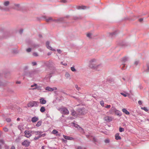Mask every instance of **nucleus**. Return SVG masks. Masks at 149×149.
I'll list each match as a JSON object with an SVG mask.
<instances>
[{
    "instance_id": "1",
    "label": "nucleus",
    "mask_w": 149,
    "mask_h": 149,
    "mask_svg": "<svg viewBox=\"0 0 149 149\" xmlns=\"http://www.w3.org/2000/svg\"><path fill=\"white\" fill-rule=\"evenodd\" d=\"M101 65L98 64L97 61L96 60L93 59L90 61L89 67L94 70H97V68L100 66Z\"/></svg>"
},
{
    "instance_id": "2",
    "label": "nucleus",
    "mask_w": 149,
    "mask_h": 149,
    "mask_svg": "<svg viewBox=\"0 0 149 149\" xmlns=\"http://www.w3.org/2000/svg\"><path fill=\"white\" fill-rule=\"evenodd\" d=\"M58 110L61 113L68 115L69 114V111L68 109L65 107H61L59 108Z\"/></svg>"
},
{
    "instance_id": "3",
    "label": "nucleus",
    "mask_w": 149,
    "mask_h": 149,
    "mask_svg": "<svg viewBox=\"0 0 149 149\" xmlns=\"http://www.w3.org/2000/svg\"><path fill=\"white\" fill-rule=\"evenodd\" d=\"M38 102L37 101H32L30 102L27 104V106L30 107H36L38 106Z\"/></svg>"
},
{
    "instance_id": "4",
    "label": "nucleus",
    "mask_w": 149,
    "mask_h": 149,
    "mask_svg": "<svg viewBox=\"0 0 149 149\" xmlns=\"http://www.w3.org/2000/svg\"><path fill=\"white\" fill-rule=\"evenodd\" d=\"M32 131L31 130H25L24 132V136L27 138H29L31 136Z\"/></svg>"
},
{
    "instance_id": "5",
    "label": "nucleus",
    "mask_w": 149,
    "mask_h": 149,
    "mask_svg": "<svg viewBox=\"0 0 149 149\" xmlns=\"http://www.w3.org/2000/svg\"><path fill=\"white\" fill-rule=\"evenodd\" d=\"M104 119L105 121L110 122L112 120L113 118L111 116H106L104 118Z\"/></svg>"
},
{
    "instance_id": "6",
    "label": "nucleus",
    "mask_w": 149,
    "mask_h": 149,
    "mask_svg": "<svg viewBox=\"0 0 149 149\" xmlns=\"http://www.w3.org/2000/svg\"><path fill=\"white\" fill-rule=\"evenodd\" d=\"M30 144V142L27 140H25L22 143L23 146L25 147H28L29 146Z\"/></svg>"
},
{
    "instance_id": "7",
    "label": "nucleus",
    "mask_w": 149,
    "mask_h": 149,
    "mask_svg": "<svg viewBox=\"0 0 149 149\" xmlns=\"http://www.w3.org/2000/svg\"><path fill=\"white\" fill-rule=\"evenodd\" d=\"M49 42H47L46 43V46L47 47V48L48 49H49L53 51H56L55 49H53L52 47H51L49 46Z\"/></svg>"
},
{
    "instance_id": "8",
    "label": "nucleus",
    "mask_w": 149,
    "mask_h": 149,
    "mask_svg": "<svg viewBox=\"0 0 149 149\" xmlns=\"http://www.w3.org/2000/svg\"><path fill=\"white\" fill-rule=\"evenodd\" d=\"M39 100L40 103L41 104H45L46 103V101L43 97L40 98Z\"/></svg>"
},
{
    "instance_id": "9",
    "label": "nucleus",
    "mask_w": 149,
    "mask_h": 149,
    "mask_svg": "<svg viewBox=\"0 0 149 149\" xmlns=\"http://www.w3.org/2000/svg\"><path fill=\"white\" fill-rule=\"evenodd\" d=\"M38 119V117L35 116L32 118L31 120L33 123H35L37 121Z\"/></svg>"
},
{
    "instance_id": "10",
    "label": "nucleus",
    "mask_w": 149,
    "mask_h": 149,
    "mask_svg": "<svg viewBox=\"0 0 149 149\" xmlns=\"http://www.w3.org/2000/svg\"><path fill=\"white\" fill-rule=\"evenodd\" d=\"M115 110H116V109L114 107H112L109 111V113L111 114H112Z\"/></svg>"
},
{
    "instance_id": "11",
    "label": "nucleus",
    "mask_w": 149,
    "mask_h": 149,
    "mask_svg": "<svg viewBox=\"0 0 149 149\" xmlns=\"http://www.w3.org/2000/svg\"><path fill=\"white\" fill-rule=\"evenodd\" d=\"M122 111L123 112L125 113L126 114L129 115L130 114V112L128 111L127 110L125 109H123Z\"/></svg>"
},
{
    "instance_id": "12",
    "label": "nucleus",
    "mask_w": 149,
    "mask_h": 149,
    "mask_svg": "<svg viewBox=\"0 0 149 149\" xmlns=\"http://www.w3.org/2000/svg\"><path fill=\"white\" fill-rule=\"evenodd\" d=\"M46 21L47 22H50L54 21V20L51 17H49L46 19Z\"/></svg>"
},
{
    "instance_id": "13",
    "label": "nucleus",
    "mask_w": 149,
    "mask_h": 149,
    "mask_svg": "<svg viewBox=\"0 0 149 149\" xmlns=\"http://www.w3.org/2000/svg\"><path fill=\"white\" fill-rule=\"evenodd\" d=\"M63 137L66 139L67 140H71L73 139V138L72 137H70L68 136H65V135H63Z\"/></svg>"
},
{
    "instance_id": "14",
    "label": "nucleus",
    "mask_w": 149,
    "mask_h": 149,
    "mask_svg": "<svg viewBox=\"0 0 149 149\" xmlns=\"http://www.w3.org/2000/svg\"><path fill=\"white\" fill-rule=\"evenodd\" d=\"M73 125L75 127L79 129V128H80L82 130H83V129H82V128L80 127L79 125H78L77 124H76L75 123H73Z\"/></svg>"
},
{
    "instance_id": "15",
    "label": "nucleus",
    "mask_w": 149,
    "mask_h": 149,
    "mask_svg": "<svg viewBox=\"0 0 149 149\" xmlns=\"http://www.w3.org/2000/svg\"><path fill=\"white\" fill-rule=\"evenodd\" d=\"M45 90L50 91H53V89H52V88H51L49 86L45 88Z\"/></svg>"
},
{
    "instance_id": "16",
    "label": "nucleus",
    "mask_w": 149,
    "mask_h": 149,
    "mask_svg": "<svg viewBox=\"0 0 149 149\" xmlns=\"http://www.w3.org/2000/svg\"><path fill=\"white\" fill-rule=\"evenodd\" d=\"M115 139L116 140L120 139L121 138L118 134H117L115 135Z\"/></svg>"
},
{
    "instance_id": "17",
    "label": "nucleus",
    "mask_w": 149,
    "mask_h": 149,
    "mask_svg": "<svg viewBox=\"0 0 149 149\" xmlns=\"http://www.w3.org/2000/svg\"><path fill=\"white\" fill-rule=\"evenodd\" d=\"M37 84H33V85H31V87H33L34 86H35L36 87H35V88H31L30 89L32 90H35V89H37V88H36V86H37Z\"/></svg>"
},
{
    "instance_id": "18",
    "label": "nucleus",
    "mask_w": 149,
    "mask_h": 149,
    "mask_svg": "<svg viewBox=\"0 0 149 149\" xmlns=\"http://www.w3.org/2000/svg\"><path fill=\"white\" fill-rule=\"evenodd\" d=\"M42 123V121L41 120H40L37 123L36 125V126L37 127H39L41 125Z\"/></svg>"
},
{
    "instance_id": "19",
    "label": "nucleus",
    "mask_w": 149,
    "mask_h": 149,
    "mask_svg": "<svg viewBox=\"0 0 149 149\" xmlns=\"http://www.w3.org/2000/svg\"><path fill=\"white\" fill-rule=\"evenodd\" d=\"M45 108L44 107H41L40 109V111L41 112H42V113L44 112L45 111Z\"/></svg>"
},
{
    "instance_id": "20",
    "label": "nucleus",
    "mask_w": 149,
    "mask_h": 149,
    "mask_svg": "<svg viewBox=\"0 0 149 149\" xmlns=\"http://www.w3.org/2000/svg\"><path fill=\"white\" fill-rule=\"evenodd\" d=\"M72 115L74 116H76L77 115L76 113L74 110L71 111Z\"/></svg>"
},
{
    "instance_id": "21",
    "label": "nucleus",
    "mask_w": 149,
    "mask_h": 149,
    "mask_svg": "<svg viewBox=\"0 0 149 149\" xmlns=\"http://www.w3.org/2000/svg\"><path fill=\"white\" fill-rule=\"evenodd\" d=\"M65 77L67 79L69 78L70 77V75L68 73H66L65 74Z\"/></svg>"
},
{
    "instance_id": "22",
    "label": "nucleus",
    "mask_w": 149,
    "mask_h": 149,
    "mask_svg": "<svg viewBox=\"0 0 149 149\" xmlns=\"http://www.w3.org/2000/svg\"><path fill=\"white\" fill-rule=\"evenodd\" d=\"M9 4V2L7 1L4 2L3 4L5 6H8Z\"/></svg>"
},
{
    "instance_id": "23",
    "label": "nucleus",
    "mask_w": 149,
    "mask_h": 149,
    "mask_svg": "<svg viewBox=\"0 0 149 149\" xmlns=\"http://www.w3.org/2000/svg\"><path fill=\"white\" fill-rule=\"evenodd\" d=\"M116 114L117 115H120V112L119 111L116 110H116L115 111Z\"/></svg>"
},
{
    "instance_id": "24",
    "label": "nucleus",
    "mask_w": 149,
    "mask_h": 149,
    "mask_svg": "<svg viewBox=\"0 0 149 149\" xmlns=\"http://www.w3.org/2000/svg\"><path fill=\"white\" fill-rule=\"evenodd\" d=\"M100 105L103 107L104 106V103L103 101H101L100 102Z\"/></svg>"
},
{
    "instance_id": "25",
    "label": "nucleus",
    "mask_w": 149,
    "mask_h": 149,
    "mask_svg": "<svg viewBox=\"0 0 149 149\" xmlns=\"http://www.w3.org/2000/svg\"><path fill=\"white\" fill-rule=\"evenodd\" d=\"M124 130H125L124 128L122 127H120L119 129V131L120 132H124Z\"/></svg>"
},
{
    "instance_id": "26",
    "label": "nucleus",
    "mask_w": 149,
    "mask_h": 149,
    "mask_svg": "<svg viewBox=\"0 0 149 149\" xmlns=\"http://www.w3.org/2000/svg\"><path fill=\"white\" fill-rule=\"evenodd\" d=\"M35 133H36V134L37 135H40L41 134V132L39 131L35 132Z\"/></svg>"
},
{
    "instance_id": "27",
    "label": "nucleus",
    "mask_w": 149,
    "mask_h": 149,
    "mask_svg": "<svg viewBox=\"0 0 149 149\" xmlns=\"http://www.w3.org/2000/svg\"><path fill=\"white\" fill-rule=\"evenodd\" d=\"M58 133V132L57 130H54L52 131V133L53 134H55L57 133Z\"/></svg>"
},
{
    "instance_id": "28",
    "label": "nucleus",
    "mask_w": 149,
    "mask_h": 149,
    "mask_svg": "<svg viewBox=\"0 0 149 149\" xmlns=\"http://www.w3.org/2000/svg\"><path fill=\"white\" fill-rule=\"evenodd\" d=\"M111 107V106L110 105H106V106H105V108L107 109H109Z\"/></svg>"
},
{
    "instance_id": "29",
    "label": "nucleus",
    "mask_w": 149,
    "mask_h": 149,
    "mask_svg": "<svg viewBox=\"0 0 149 149\" xmlns=\"http://www.w3.org/2000/svg\"><path fill=\"white\" fill-rule=\"evenodd\" d=\"M91 35L92 34L91 33H88L86 34L87 36L89 38H91Z\"/></svg>"
},
{
    "instance_id": "30",
    "label": "nucleus",
    "mask_w": 149,
    "mask_h": 149,
    "mask_svg": "<svg viewBox=\"0 0 149 149\" xmlns=\"http://www.w3.org/2000/svg\"><path fill=\"white\" fill-rule=\"evenodd\" d=\"M71 70L73 72H75L76 71V69L74 67H71Z\"/></svg>"
},
{
    "instance_id": "31",
    "label": "nucleus",
    "mask_w": 149,
    "mask_h": 149,
    "mask_svg": "<svg viewBox=\"0 0 149 149\" xmlns=\"http://www.w3.org/2000/svg\"><path fill=\"white\" fill-rule=\"evenodd\" d=\"M141 109H142L144 110H145V111H146V112L148 111V110L147 109V108L146 107H141Z\"/></svg>"
},
{
    "instance_id": "32",
    "label": "nucleus",
    "mask_w": 149,
    "mask_h": 149,
    "mask_svg": "<svg viewBox=\"0 0 149 149\" xmlns=\"http://www.w3.org/2000/svg\"><path fill=\"white\" fill-rule=\"evenodd\" d=\"M75 87L77 89V90L78 91L80 89V88L78 87V86L77 85H75Z\"/></svg>"
},
{
    "instance_id": "33",
    "label": "nucleus",
    "mask_w": 149,
    "mask_h": 149,
    "mask_svg": "<svg viewBox=\"0 0 149 149\" xmlns=\"http://www.w3.org/2000/svg\"><path fill=\"white\" fill-rule=\"evenodd\" d=\"M3 129L4 131L5 132H7L8 130V128H6V127H4V128Z\"/></svg>"
},
{
    "instance_id": "34",
    "label": "nucleus",
    "mask_w": 149,
    "mask_h": 149,
    "mask_svg": "<svg viewBox=\"0 0 149 149\" xmlns=\"http://www.w3.org/2000/svg\"><path fill=\"white\" fill-rule=\"evenodd\" d=\"M26 51L28 52H30L31 51V48H28L26 49Z\"/></svg>"
},
{
    "instance_id": "35",
    "label": "nucleus",
    "mask_w": 149,
    "mask_h": 149,
    "mask_svg": "<svg viewBox=\"0 0 149 149\" xmlns=\"http://www.w3.org/2000/svg\"><path fill=\"white\" fill-rule=\"evenodd\" d=\"M104 141L106 143H108L109 142V140L108 139H105Z\"/></svg>"
},
{
    "instance_id": "36",
    "label": "nucleus",
    "mask_w": 149,
    "mask_h": 149,
    "mask_svg": "<svg viewBox=\"0 0 149 149\" xmlns=\"http://www.w3.org/2000/svg\"><path fill=\"white\" fill-rule=\"evenodd\" d=\"M127 58L126 57H124L123 58V61L124 62H125L127 60Z\"/></svg>"
},
{
    "instance_id": "37",
    "label": "nucleus",
    "mask_w": 149,
    "mask_h": 149,
    "mask_svg": "<svg viewBox=\"0 0 149 149\" xmlns=\"http://www.w3.org/2000/svg\"><path fill=\"white\" fill-rule=\"evenodd\" d=\"M86 8V7L83 6H81L79 8L84 9H85Z\"/></svg>"
},
{
    "instance_id": "38",
    "label": "nucleus",
    "mask_w": 149,
    "mask_h": 149,
    "mask_svg": "<svg viewBox=\"0 0 149 149\" xmlns=\"http://www.w3.org/2000/svg\"><path fill=\"white\" fill-rule=\"evenodd\" d=\"M41 86H36L37 89L38 90H41Z\"/></svg>"
},
{
    "instance_id": "39",
    "label": "nucleus",
    "mask_w": 149,
    "mask_h": 149,
    "mask_svg": "<svg viewBox=\"0 0 149 149\" xmlns=\"http://www.w3.org/2000/svg\"><path fill=\"white\" fill-rule=\"evenodd\" d=\"M6 120L8 122H9L11 121V119L10 118H8L6 119Z\"/></svg>"
},
{
    "instance_id": "40",
    "label": "nucleus",
    "mask_w": 149,
    "mask_h": 149,
    "mask_svg": "<svg viewBox=\"0 0 149 149\" xmlns=\"http://www.w3.org/2000/svg\"><path fill=\"white\" fill-rule=\"evenodd\" d=\"M139 63V61H135L134 63V64L135 65H137Z\"/></svg>"
},
{
    "instance_id": "41",
    "label": "nucleus",
    "mask_w": 149,
    "mask_h": 149,
    "mask_svg": "<svg viewBox=\"0 0 149 149\" xmlns=\"http://www.w3.org/2000/svg\"><path fill=\"white\" fill-rule=\"evenodd\" d=\"M33 56H38V55L37 53H35V52L33 53Z\"/></svg>"
},
{
    "instance_id": "42",
    "label": "nucleus",
    "mask_w": 149,
    "mask_h": 149,
    "mask_svg": "<svg viewBox=\"0 0 149 149\" xmlns=\"http://www.w3.org/2000/svg\"><path fill=\"white\" fill-rule=\"evenodd\" d=\"M61 2L63 3H65L67 2V1L66 0H61Z\"/></svg>"
},
{
    "instance_id": "43",
    "label": "nucleus",
    "mask_w": 149,
    "mask_h": 149,
    "mask_svg": "<svg viewBox=\"0 0 149 149\" xmlns=\"http://www.w3.org/2000/svg\"><path fill=\"white\" fill-rule=\"evenodd\" d=\"M41 136H38V137H35L34 138V139L35 140H36L38 139Z\"/></svg>"
},
{
    "instance_id": "44",
    "label": "nucleus",
    "mask_w": 149,
    "mask_h": 149,
    "mask_svg": "<svg viewBox=\"0 0 149 149\" xmlns=\"http://www.w3.org/2000/svg\"><path fill=\"white\" fill-rule=\"evenodd\" d=\"M121 94L124 97H126L127 96V95L126 94H124L123 93H121Z\"/></svg>"
},
{
    "instance_id": "45",
    "label": "nucleus",
    "mask_w": 149,
    "mask_h": 149,
    "mask_svg": "<svg viewBox=\"0 0 149 149\" xmlns=\"http://www.w3.org/2000/svg\"><path fill=\"white\" fill-rule=\"evenodd\" d=\"M33 65H36V62H33L32 63Z\"/></svg>"
},
{
    "instance_id": "46",
    "label": "nucleus",
    "mask_w": 149,
    "mask_h": 149,
    "mask_svg": "<svg viewBox=\"0 0 149 149\" xmlns=\"http://www.w3.org/2000/svg\"><path fill=\"white\" fill-rule=\"evenodd\" d=\"M138 103L139 105H141L142 104V102L141 101L139 100L138 101Z\"/></svg>"
},
{
    "instance_id": "47",
    "label": "nucleus",
    "mask_w": 149,
    "mask_h": 149,
    "mask_svg": "<svg viewBox=\"0 0 149 149\" xmlns=\"http://www.w3.org/2000/svg\"><path fill=\"white\" fill-rule=\"evenodd\" d=\"M57 51L59 53H60L61 52V51L60 49H57Z\"/></svg>"
},
{
    "instance_id": "48",
    "label": "nucleus",
    "mask_w": 149,
    "mask_h": 149,
    "mask_svg": "<svg viewBox=\"0 0 149 149\" xmlns=\"http://www.w3.org/2000/svg\"><path fill=\"white\" fill-rule=\"evenodd\" d=\"M61 63L62 64V65H64L65 66H67V64H66V63H63L62 62H61Z\"/></svg>"
},
{
    "instance_id": "49",
    "label": "nucleus",
    "mask_w": 149,
    "mask_h": 149,
    "mask_svg": "<svg viewBox=\"0 0 149 149\" xmlns=\"http://www.w3.org/2000/svg\"><path fill=\"white\" fill-rule=\"evenodd\" d=\"M143 19L142 18H140V19H139V22H141L142 21H143Z\"/></svg>"
},
{
    "instance_id": "50",
    "label": "nucleus",
    "mask_w": 149,
    "mask_h": 149,
    "mask_svg": "<svg viewBox=\"0 0 149 149\" xmlns=\"http://www.w3.org/2000/svg\"><path fill=\"white\" fill-rule=\"evenodd\" d=\"M62 141H63V142H66V141H66V140H64V139H62Z\"/></svg>"
},
{
    "instance_id": "51",
    "label": "nucleus",
    "mask_w": 149,
    "mask_h": 149,
    "mask_svg": "<svg viewBox=\"0 0 149 149\" xmlns=\"http://www.w3.org/2000/svg\"><path fill=\"white\" fill-rule=\"evenodd\" d=\"M10 149H15V147L14 146H12Z\"/></svg>"
},
{
    "instance_id": "52",
    "label": "nucleus",
    "mask_w": 149,
    "mask_h": 149,
    "mask_svg": "<svg viewBox=\"0 0 149 149\" xmlns=\"http://www.w3.org/2000/svg\"><path fill=\"white\" fill-rule=\"evenodd\" d=\"M16 83L17 84H20L21 82L20 81H17L16 82Z\"/></svg>"
},
{
    "instance_id": "53",
    "label": "nucleus",
    "mask_w": 149,
    "mask_h": 149,
    "mask_svg": "<svg viewBox=\"0 0 149 149\" xmlns=\"http://www.w3.org/2000/svg\"><path fill=\"white\" fill-rule=\"evenodd\" d=\"M52 89H53V90H56L57 88L56 87H54L53 88H52Z\"/></svg>"
},
{
    "instance_id": "54",
    "label": "nucleus",
    "mask_w": 149,
    "mask_h": 149,
    "mask_svg": "<svg viewBox=\"0 0 149 149\" xmlns=\"http://www.w3.org/2000/svg\"><path fill=\"white\" fill-rule=\"evenodd\" d=\"M19 33H20V34H21V33H22V32H23V30H20V31H19Z\"/></svg>"
},
{
    "instance_id": "55",
    "label": "nucleus",
    "mask_w": 149,
    "mask_h": 149,
    "mask_svg": "<svg viewBox=\"0 0 149 149\" xmlns=\"http://www.w3.org/2000/svg\"><path fill=\"white\" fill-rule=\"evenodd\" d=\"M0 142L1 143H4V141H3V140H1L0 141Z\"/></svg>"
},
{
    "instance_id": "56",
    "label": "nucleus",
    "mask_w": 149,
    "mask_h": 149,
    "mask_svg": "<svg viewBox=\"0 0 149 149\" xmlns=\"http://www.w3.org/2000/svg\"><path fill=\"white\" fill-rule=\"evenodd\" d=\"M147 71H149V67L148 66H147Z\"/></svg>"
},
{
    "instance_id": "57",
    "label": "nucleus",
    "mask_w": 149,
    "mask_h": 149,
    "mask_svg": "<svg viewBox=\"0 0 149 149\" xmlns=\"http://www.w3.org/2000/svg\"><path fill=\"white\" fill-rule=\"evenodd\" d=\"M45 134H43L42 135H41L40 136H45Z\"/></svg>"
},
{
    "instance_id": "58",
    "label": "nucleus",
    "mask_w": 149,
    "mask_h": 149,
    "mask_svg": "<svg viewBox=\"0 0 149 149\" xmlns=\"http://www.w3.org/2000/svg\"><path fill=\"white\" fill-rule=\"evenodd\" d=\"M51 53H50V52H49L48 54H47V55H48L49 56V55H50L51 54Z\"/></svg>"
},
{
    "instance_id": "59",
    "label": "nucleus",
    "mask_w": 149,
    "mask_h": 149,
    "mask_svg": "<svg viewBox=\"0 0 149 149\" xmlns=\"http://www.w3.org/2000/svg\"><path fill=\"white\" fill-rule=\"evenodd\" d=\"M20 120V118H17V121H19Z\"/></svg>"
},
{
    "instance_id": "60",
    "label": "nucleus",
    "mask_w": 149,
    "mask_h": 149,
    "mask_svg": "<svg viewBox=\"0 0 149 149\" xmlns=\"http://www.w3.org/2000/svg\"><path fill=\"white\" fill-rule=\"evenodd\" d=\"M42 149H45V148H44V146H42Z\"/></svg>"
},
{
    "instance_id": "61",
    "label": "nucleus",
    "mask_w": 149,
    "mask_h": 149,
    "mask_svg": "<svg viewBox=\"0 0 149 149\" xmlns=\"http://www.w3.org/2000/svg\"><path fill=\"white\" fill-rule=\"evenodd\" d=\"M81 148V147H78V149H80Z\"/></svg>"
},
{
    "instance_id": "62",
    "label": "nucleus",
    "mask_w": 149,
    "mask_h": 149,
    "mask_svg": "<svg viewBox=\"0 0 149 149\" xmlns=\"http://www.w3.org/2000/svg\"><path fill=\"white\" fill-rule=\"evenodd\" d=\"M3 9V8L2 7H1V8H0V9Z\"/></svg>"
},
{
    "instance_id": "63",
    "label": "nucleus",
    "mask_w": 149,
    "mask_h": 149,
    "mask_svg": "<svg viewBox=\"0 0 149 149\" xmlns=\"http://www.w3.org/2000/svg\"><path fill=\"white\" fill-rule=\"evenodd\" d=\"M123 79L124 80V78H123Z\"/></svg>"
}]
</instances>
